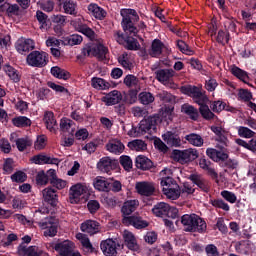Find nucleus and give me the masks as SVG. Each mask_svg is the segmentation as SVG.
I'll use <instances>...</instances> for the list:
<instances>
[{
  "instance_id": "nucleus-1",
  "label": "nucleus",
  "mask_w": 256,
  "mask_h": 256,
  "mask_svg": "<svg viewBox=\"0 0 256 256\" xmlns=\"http://www.w3.org/2000/svg\"><path fill=\"white\" fill-rule=\"evenodd\" d=\"M181 223L187 233L207 232V222L197 214H184L181 217Z\"/></svg>"
},
{
  "instance_id": "nucleus-2",
  "label": "nucleus",
  "mask_w": 256,
  "mask_h": 256,
  "mask_svg": "<svg viewBox=\"0 0 256 256\" xmlns=\"http://www.w3.org/2000/svg\"><path fill=\"white\" fill-rule=\"evenodd\" d=\"M120 15L122 17L121 27L124 34L137 37V34L139 33V28L135 26V23H138L139 21V14H137V11L135 9H122Z\"/></svg>"
},
{
  "instance_id": "nucleus-3",
  "label": "nucleus",
  "mask_w": 256,
  "mask_h": 256,
  "mask_svg": "<svg viewBox=\"0 0 256 256\" xmlns=\"http://www.w3.org/2000/svg\"><path fill=\"white\" fill-rule=\"evenodd\" d=\"M81 53L83 57H97L99 61H105L107 59V53H109V48L103 44L94 45L93 43H88L84 45Z\"/></svg>"
},
{
  "instance_id": "nucleus-4",
  "label": "nucleus",
  "mask_w": 256,
  "mask_h": 256,
  "mask_svg": "<svg viewBox=\"0 0 256 256\" xmlns=\"http://www.w3.org/2000/svg\"><path fill=\"white\" fill-rule=\"evenodd\" d=\"M160 185L163 187L162 191L166 197H168V199L176 201V199L181 197V190L179 189V185L175 183V180L172 177H163L160 181Z\"/></svg>"
},
{
  "instance_id": "nucleus-5",
  "label": "nucleus",
  "mask_w": 256,
  "mask_h": 256,
  "mask_svg": "<svg viewBox=\"0 0 256 256\" xmlns=\"http://www.w3.org/2000/svg\"><path fill=\"white\" fill-rule=\"evenodd\" d=\"M199 158V152L195 148H189L185 150H173L172 151V159L177 161V163H181V165H185V163H191V161H195V159Z\"/></svg>"
},
{
  "instance_id": "nucleus-6",
  "label": "nucleus",
  "mask_w": 256,
  "mask_h": 256,
  "mask_svg": "<svg viewBox=\"0 0 256 256\" xmlns=\"http://www.w3.org/2000/svg\"><path fill=\"white\" fill-rule=\"evenodd\" d=\"M152 213L155 217H170L171 219H176L179 215V210L176 207L170 206L165 202H158L152 208Z\"/></svg>"
},
{
  "instance_id": "nucleus-7",
  "label": "nucleus",
  "mask_w": 256,
  "mask_h": 256,
  "mask_svg": "<svg viewBox=\"0 0 256 256\" xmlns=\"http://www.w3.org/2000/svg\"><path fill=\"white\" fill-rule=\"evenodd\" d=\"M114 39L128 51H139V41L129 34L121 32V30L114 33Z\"/></svg>"
},
{
  "instance_id": "nucleus-8",
  "label": "nucleus",
  "mask_w": 256,
  "mask_h": 256,
  "mask_svg": "<svg viewBox=\"0 0 256 256\" xmlns=\"http://www.w3.org/2000/svg\"><path fill=\"white\" fill-rule=\"evenodd\" d=\"M181 91L184 95L193 98L194 103L197 105L207 102V95L201 91V88L193 85L182 86Z\"/></svg>"
},
{
  "instance_id": "nucleus-9",
  "label": "nucleus",
  "mask_w": 256,
  "mask_h": 256,
  "mask_svg": "<svg viewBox=\"0 0 256 256\" xmlns=\"http://www.w3.org/2000/svg\"><path fill=\"white\" fill-rule=\"evenodd\" d=\"M159 123H161V117L158 114H155L142 119L139 125L140 129L144 132V135L146 133L151 135V133H155V131H157Z\"/></svg>"
},
{
  "instance_id": "nucleus-10",
  "label": "nucleus",
  "mask_w": 256,
  "mask_h": 256,
  "mask_svg": "<svg viewBox=\"0 0 256 256\" xmlns=\"http://www.w3.org/2000/svg\"><path fill=\"white\" fill-rule=\"evenodd\" d=\"M27 63L30 67H45L49 63V54L33 51L27 56Z\"/></svg>"
},
{
  "instance_id": "nucleus-11",
  "label": "nucleus",
  "mask_w": 256,
  "mask_h": 256,
  "mask_svg": "<svg viewBox=\"0 0 256 256\" xmlns=\"http://www.w3.org/2000/svg\"><path fill=\"white\" fill-rule=\"evenodd\" d=\"M122 223L125 227H134V229H147L149 222L139 214H132L131 216H124L122 218Z\"/></svg>"
},
{
  "instance_id": "nucleus-12",
  "label": "nucleus",
  "mask_w": 256,
  "mask_h": 256,
  "mask_svg": "<svg viewBox=\"0 0 256 256\" xmlns=\"http://www.w3.org/2000/svg\"><path fill=\"white\" fill-rule=\"evenodd\" d=\"M38 225L41 229H45V237H55V235H57L59 223L54 217H45L38 223Z\"/></svg>"
},
{
  "instance_id": "nucleus-13",
  "label": "nucleus",
  "mask_w": 256,
  "mask_h": 256,
  "mask_svg": "<svg viewBox=\"0 0 256 256\" xmlns=\"http://www.w3.org/2000/svg\"><path fill=\"white\" fill-rule=\"evenodd\" d=\"M98 171L111 175V171L119 169V160L111 159V157H102L97 163Z\"/></svg>"
},
{
  "instance_id": "nucleus-14",
  "label": "nucleus",
  "mask_w": 256,
  "mask_h": 256,
  "mask_svg": "<svg viewBox=\"0 0 256 256\" xmlns=\"http://www.w3.org/2000/svg\"><path fill=\"white\" fill-rule=\"evenodd\" d=\"M71 25L74 27L75 31H78V33H82V35H85L90 41H95V31L91 29L87 24L82 23L81 20L76 19L71 22Z\"/></svg>"
},
{
  "instance_id": "nucleus-15",
  "label": "nucleus",
  "mask_w": 256,
  "mask_h": 256,
  "mask_svg": "<svg viewBox=\"0 0 256 256\" xmlns=\"http://www.w3.org/2000/svg\"><path fill=\"white\" fill-rule=\"evenodd\" d=\"M162 139L168 147H181V137L177 132L166 131L162 135Z\"/></svg>"
},
{
  "instance_id": "nucleus-16",
  "label": "nucleus",
  "mask_w": 256,
  "mask_h": 256,
  "mask_svg": "<svg viewBox=\"0 0 256 256\" xmlns=\"http://www.w3.org/2000/svg\"><path fill=\"white\" fill-rule=\"evenodd\" d=\"M35 49V42L32 39H20L16 42V50L20 55H27Z\"/></svg>"
},
{
  "instance_id": "nucleus-17",
  "label": "nucleus",
  "mask_w": 256,
  "mask_h": 256,
  "mask_svg": "<svg viewBox=\"0 0 256 256\" xmlns=\"http://www.w3.org/2000/svg\"><path fill=\"white\" fill-rule=\"evenodd\" d=\"M42 195L45 203H47L51 207H55L59 203V196L57 195V190L52 187L45 188L42 191Z\"/></svg>"
},
{
  "instance_id": "nucleus-18",
  "label": "nucleus",
  "mask_w": 256,
  "mask_h": 256,
  "mask_svg": "<svg viewBox=\"0 0 256 256\" xmlns=\"http://www.w3.org/2000/svg\"><path fill=\"white\" fill-rule=\"evenodd\" d=\"M199 167L203 169V171H207V174L210 175L212 179H218L219 174L215 171V168L213 167V163L209 158L202 156L199 159Z\"/></svg>"
},
{
  "instance_id": "nucleus-19",
  "label": "nucleus",
  "mask_w": 256,
  "mask_h": 256,
  "mask_svg": "<svg viewBox=\"0 0 256 256\" xmlns=\"http://www.w3.org/2000/svg\"><path fill=\"white\" fill-rule=\"evenodd\" d=\"M139 207V200L133 199V200H126L121 208L122 218L123 217H131V214L135 213L137 211V208Z\"/></svg>"
},
{
  "instance_id": "nucleus-20",
  "label": "nucleus",
  "mask_w": 256,
  "mask_h": 256,
  "mask_svg": "<svg viewBox=\"0 0 256 256\" xmlns=\"http://www.w3.org/2000/svg\"><path fill=\"white\" fill-rule=\"evenodd\" d=\"M103 103H105L108 107L111 105H117L120 101H123V94L119 90H113L106 94L102 98Z\"/></svg>"
},
{
  "instance_id": "nucleus-21",
  "label": "nucleus",
  "mask_w": 256,
  "mask_h": 256,
  "mask_svg": "<svg viewBox=\"0 0 256 256\" xmlns=\"http://www.w3.org/2000/svg\"><path fill=\"white\" fill-rule=\"evenodd\" d=\"M105 149L114 155H121L125 151V144L121 140L112 139L105 145Z\"/></svg>"
},
{
  "instance_id": "nucleus-22",
  "label": "nucleus",
  "mask_w": 256,
  "mask_h": 256,
  "mask_svg": "<svg viewBox=\"0 0 256 256\" xmlns=\"http://www.w3.org/2000/svg\"><path fill=\"white\" fill-rule=\"evenodd\" d=\"M189 180L192 181L194 185L199 187V189H201V191H203L204 193H209V191L211 190V185H209V182L203 179L201 175L191 174L189 176Z\"/></svg>"
},
{
  "instance_id": "nucleus-23",
  "label": "nucleus",
  "mask_w": 256,
  "mask_h": 256,
  "mask_svg": "<svg viewBox=\"0 0 256 256\" xmlns=\"http://www.w3.org/2000/svg\"><path fill=\"white\" fill-rule=\"evenodd\" d=\"M101 251L106 256H116L117 255V243L112 239L102 241L100 244Z\"/></svg>"
},
{
  "instance_id": "nucleus-24",
  "label": "nucleus",
  "mask_w": 256,
  "mask_h": 256,
  "mask_svg": "<svg viewBox=\"0 0 256 256\" xmlns=\"http://www.w3.org/2000/svg\"><path fill=\"white\" fill-rule=\"evenodd\" d=\"M206 155L215 163H219L220 161H227V159H229V154L223 151H219L215 148H207Z\"/></svg>"
},
{
  "instance_id": "nucleus-25",
  "label": "nucleus",
  "mask_w": 256,
  "mask_h": 256,
  "mask_svg": "<svg viewBox=\"0 0 256 256\" xmlns=\"http://www.w3.org/2000/svg\"><path fill=\"white\" fill-rule=\"evenodd\" d=\"M1 13H5L7 17H18L19 11H21V8L18 6V4H11L9 2H4L0 6Z\"/></svg>"
},
{
  "instance_id": "nucleus-26",
  "label": "nucleus",
  "mask_w": 256,
  "mask_h": 256,
  "mask_svg": "<svg viewBox=\"0 0 256 256\" xmlns=\"http://www.w3.org/2000/svg\"><path fill=\"white\" fill-rule=\"evenodd\" d=\"M136 191L139 195L144 197H151L155 193V186L149 182H138L136 184Z\"/></svg>"
},
{
  "instance_id": "nucleus-27",
  "label": "nucleus",
  "mask_w": 256,
  "mask_h": 256,
  "mask_svg": "<svg viewBox=\"0 0 256 256\" xmlns=\"http://www.w3.org/2000/svg\"><path fill=\"white\" fill-rule=\"evenodd\" d=\"M124 245L130 249V251H138L139 245L137 244V239L132 232L125 230L123 233Z\"/></svg>"
},
{
  "instance_id": "nucleus-28",
  "label": "nucleus",
  "mask_w": 256,
  "mask_h": 256,
  "mask_svg": "<svg viewBox=\"0 0 256 256\" xmlns=\"http://www.w3.org/2000/svg\"><path fill=\"white\" fill-rule=\"evenodd\" d=\"M163 47H165V44L161 40L154 39L152 41L151 47L149 49L150 57L159 59L161 57V55H163Z\"/></svg>"
},
{
  "instance_id": "nucleus-29",
  "label": "nucleus",
  "mask_w": 256,
  "mask_h": 256,
  "mask_svg": "<svg viewBox=\"0 0 256 256\" xmlns=\"http://www.w3.org/2000/svg\"><path fill=\"white\" fill-rule=\"evenodd\" d=\"M18 253H19V255H23V256H43V255H45V252L37 251L36 246L27 247L23 243L18 246Z\"/></svg>"
},
{
  "instance_id": "nucleus-30",
  "label": "nucleus",
  "mask_w": 256,
  "mask_h": 256,
  "mask_svg": "<svg viewBox=\"0 0 256 256\" xmlns=\"http://www.w3.org/2000/svg\"><path fill=\"white\" fill-rule=\"evenodd\" d=\"M80 229L83 233H88V235H95L96 233H99V222L95 220H87L81 224Z\"/></svg>"
},
{
  "instance_id": "nucleus-31",
  "label": "nucleus",
  "mask_w": 256,
  "mask_h": 256,
  "mask_svg": "<svg viewBox=\"0 0 256 256\" xmlns=\"http://www.w3.org/2000/svg\"><path fill=\"white\" fill-rule=\"evenodd\" d=\"M135 165L137 169H140L141 171H149V169H153V161L144 155H139L136 157Z\"/></svg>"
},
{
  "instance_id": "nucleus-32",
  "label": "nucleus",
  "mask_w": 256,
  "mask_h": 256,
  "mask_svg": "<svg viewBox=\"0 0 256 256\" xmlns=\"http://www.w3.org/2000/svg\"><path fill=\"white\" fill-rule=\"evenodd\" d=\"M84 193H87V190L83 186V184L78 183L76 185L71 186L69 191V199L70 201H79L81 199V195H84Z\"/></svg>"
},
{
  "instance_id": "nucleus-33",
  "label": "nucleus",
  "mask_w": 256,
  "mask_h": 256,
  "mask_svg": "<svg viewBox=\"0 0 256 256\" xmlns=\"http://www.w3.org/2000/svg\"><path fill=\"white\" fill-rule=\"evenodd\" d=\"M156 79L159 83H167L175 76L173 69H160L155 72Z\"/></svg>"
},
{
  "instance_id": "nucleus-34",
  "label": "nucleus",
  "mask_w": 256,
  "mask_h": 256,
  "mask_svg": "<svg viewBox=\"0 0 256 256\" xmlns=\"http://www.w3.org/2000/svg\"><path fill=\"white\" fill-rule=\"evenodd\" d=\"M44 122L46 128L51 131V133H57V120H55V114L52 111H46L44 113Z\"/></svg>"
},
{
  "instance_id": "nucleus-35",
  "label": "nucleus",
  "mask_w": 256,
  "mask_h": 256,
  "mask_svg": "<svg viewBox=\"0 0 256 256\" xmlns=\"http://www.w3.org/2000/svg\"><path fill=\"white\" fill-rule=\"evenodd\" d=\"M182 113L187 115L191 121L199 120V110L191 104H183L181 107Z\"/></svg>"
},
{
  "instance_id": "nucleus-36",
  "label": "nucleus",
  "mask_w": 256,
  "mask_h": 256,
  "mask_svg": "<svg viewBox=\"0 0 256 256\" xmlns=\"http://www.w3.org/2000/svg\"><path fill=\"white\" fill-rule=\"evenodd\" d=\"M49 175L50 177H52L50 180V184L52 185V187H55L59 190L65 189V187H67V181L57 178V172L55 171V169H50Z\"/></svg>"
},
{
  "instance_id": "nucleus-37",
  "label": "nucleus",
  "mask_w": 256,
  "mask_h": 256,
  "mask_svg": "<svg viewBox=\"0 0 256 256\" xmlns=\"http://www.w3.org/2000/svg\"><path fill=\"white\" fill-rule=\"evenodd\" d=\"M185 141L189 143V145H193V147H203L205 140L203 137L197 133H190L184 137Z\"/></svg>"
},
{
  "instance_id": "nucleus-38",
  "label": "nucleus",
  "mask_w": 256,
  "mask_h": 256,
  "mask_svg": "<svg viewBox=\"0 0 256 256\" xmlns=\"http://www.w3.org/2000/svg\"><path fill=\"white\" fill-rule=\"evenodd\" d=\"M93 186L97 191H103L104 193H109V178H103L98 176L93 182Z\"/></svg>"
},
{
  "instance_id": "nucleus-39",
  "label": "nucleus",
  "mask_w": 256,
  "mask_h": 256,
  "mask_svg": "<svg viewBox=\"0 0 256 256\" xmlns=\"http://www.w3.org/2000/svg\"><path fill=\"white\" fill-rule=\"evenodd\" d=\"M230 71H231L232 75H234V77H237V79H239L243 83H246L250 87H253V85L249 84V82H248L249 74H247V71H245L237 66L232 67Z\"/></svg>"
},
{
  "instance_id": "nucleus-40",
  "label": "nucleus",
  "mask_w": 256,
  "mask_h": 256,
  "mask_svg": "<svg viewBox=\"0 0 256 256\" xmlns=\"http://www.w3.org/2000/svg\"><path fill=\"white\" fill-rule=\"evenodd\" d=\"M88 11L91 13V15H93V17H95V19H99L100 21L103 20L104 17H107V12L105 9L99 7L97 4L91 3L88 6Z\"/></svg>"
},
{
  "instance_id": "nucleus-41",
  "label": "nucleus",
  "mask_w": 256,
  "mask_h": 256,
  "mask_svg": "<svg viewBox=\"0 0 256 256\" xmlns=\"http://www.w3.org/2000/svg\"><path fill=\"white\" fill-rule=\"evenodd\" d=\"M51 169H49L47 172L41 170L36 174V185H39L40 187H43L47 185V183H51V178L50 176Z\"/></svg>"
},
{
  "instance_id": "nucleus-42",
  "label": "nucleus",
  "mask_w": 256,
  "mask_h": 256,
  "mask_svg": "<svg viewBox=\"0 0 256 256\" xmlns=\"http://www.w3.org/2000/svg\"><path fill=\"white\" fill-rule=\"evenodd\" d=\"M50 73L56 79H63L64 81H67V79L71 78V73L59 66H53L50 70Z\"/></svg>"
},
{
  "instance_id": "nucleus-43",
  "label": "nucleus",
  "mask_w": 256,
  "mask_h": 256,
  "mask_svg": "<svg viewBox=\"0 0 256 256\" xmlns=\"http://www.w3.org/2000/svg\"><path fill=\"white\" fill-rule=\"evenodd\" d=\"M3 71L14 83H19V81H21V78H19V73H17V70L13 66L6 64L3 66Z\"/></svg>"
},
{
  "instance_id": "nucleus-44",
  "label": "nucleus",
  "mask_w": 256,
  "mask_h": 256,
  "mask_svg": "<svg viewBox=\"0 0 256 256\" xmlns=\"http://www.w3.org/2000/svg\"><path fill=\"white\" fill-rule=\"evenodd\" d=\"M199 105V113L205 119L206 121H211V119L215 118V114L209 109V106L207 104L201 103Z\"/></svg>"
},
{
  "instance_id": "nucleus-45",
  "label": "nucleus",
  "mask_w": 256,
  "mask_h": 256,
  "mask_svg": "<svg viewBox=\"0 0 256 256\" xmlns=\"http://www.w3.org/2000/svg\"><path fill=\"white\" fill-rule=\"evenodd\" d=\"M127 147H129L131 151H145L147 150V143L143 140L136 139L128 142Z\"/></svg>"
},
{
  "instance_id": "nucleus-46",
  "label": "nucleus",
  "mask_w": 256,
  "mask_h": 256,
  "mask_svg": "<svg viewBox=\"0 0 256 256\" xmlns=\"http://www.w3.org/2000/svg\"><path fill=\"white\" fill-rule=\"evenodd\" d=\"M58 5L61 7L63 5L64 13L68 15H75V3L71 2V0H56Z\"/></svg>"
},
{
  "instance_id": "nucleus-47",
  "label": "nucleus",
  "mask_w": 256,
  "mask_h": 256,
  "mask_svg": "<svg viewBox=\"0 0 256 256\" xmlns=\"http://www.w3.org/2000/svg\"><path fill=\"white\" fill-rule=\"evenodd\" d=\"M216 41L219 45L225 47L228 45L229 41H231V34L229 31L224 32L223 30H219L216 36Z\"/></svg>"
},
{
  "instance_id": "nucleus-48",
  "label": "nucleus",
  "mask_w": 256,
  "mask_h": 256,
  "mask_svg": "<svg viewBox=\"0 0 256 256\" xmlns=\"http://www.w3.org/2000/svg\"><path fill=\"white\" fill-rule=\"evenodd\" d=\"M109 191L112 193H121V191H123V184L121 181L116 180L115 178H109L108 193Z\"/></svg>"
},
{
  "instance_id": "nucleus-49",
  "label": "nucleus",
  "mask_w": 256,
  "mask_h": 256,
  "mask_svg": "<svg viewBox=\"0 0 256 256\" xmlns=\"http://www.w3.org/2000/svg\"><path fill=\"white\" fill-rule=\"evenodd\" d=\"M209 204L212 205V207H215V209H222V211H230L231 209L229 204L221 198L210 199Z\"/></svg>"
},
{
  "instance_id": "nucleus-50",
  "label": "nucleus",
  "mask_w": 256,
  "mask_h": 256,
  "mask_svg": "<svg viewBox=\"0 0 256 256\" xmlns=\"http://www.w3.org/2000/svg\"><path fill=\"white\" fill-rule=\"evenodd\" d=\"M36 19L40 25V29H45L46 31L47 29H49V24H47V20L49 19V16L47 14H45L41 10H37Z\"/></svg>"
},
{
  "instance_id": "nucleus-51",
  "label": "nucleus",
  "mask_w": 256,
  "mask_h": 256,
  "mask_svg": "<svg viewBox=\"0 0 256 256\" xmlns=\"http://www.w3.org/2000/svg\"><path fill=\"white\" fill-rule=\"evenodd\" d=\"M14 127H31V119L27 116H18L12 119Z\"/></svg>"
},
{
  "instance_id": "nucleus-52",
  "label": "nucleus",
  "mask_w": 256,
  "mask_h": 256,
  "mask_svg": "<svg viewBox=\"0 0 256 256\" xmlns=\"http://www.w3.org/2000/svg\"><path fill=\"white\" fill-rule=\"evenodd\" d=\"M91 85L94 89H98V90L109 89L108 82L103 78H97V77L92 78Z\"/></svg>"
},
{
  "instance_id": "nucleus-53",
  "label": "nucleus",
  "mask_w": 256,
  "mask_h": 256,
  "mask_svg": "<svg viewBox=\"0 0 256 256\" xmlns=\"http://www.w3.org/2000/svg\"><path fill=\"white\" fill-rule=\"evenodd\" d=\"M81 43H83V36L79 34H72L64 39V44L70 45L71 47H73V45H81Z\"/></svg>"
},
{
  "instance_id": "nucleus-54",
  "label": "nucleus",
  "mask_w": 256,
  "mask_h": 256,
  "mask_svg": "<svg viewBox=\"0 0 256 256\" xmlns=\"http://www.w3.org/2000/svg\"><path fill=\"white\" fill-rule=\"evenodd\" d=\"M139 101L142 105H151L155 101V96L151 92H141L139 94Z\"/></svg>"
},
{
  "instance_id": "nucleus-55",
  "label": "nucleus",
  "mask_w": 256,
  "mask_h": 256,
  "mask_svg": "<svg viewBox=\"0 0 256 256\" xmlns=\"http://www.w3.org/2000/svg\"><path fill=\"white\" fill-rule=\"evenodd\" d=\"M119 163L125 171H131L133 169V160L128 155L120 156Z\"/></svg>"
},
{
  "instance_id": "nucleus-56",
  "label": "nucleus",
  "mask_w": 256,
  "mask_h": 256,
  "mask_svg": "<svg viewBox=\"0 0 256 256\" xmlns=\"http://www.w3.org/2000/svg\"><path fill=\"white\" fill-rule=\"evenodd\" d=\"M33 142L29 138H18L16 140V146L18 151H24L27 147H31Z\"/></svg>"
},
{
  "instance_id": "nucleus-57",
  "label": "nucleus",
  "mask_w": 256,
  "mask_h": 256,
  "mask_svg": "<svg viewBox=\"0 0 256 256\" xmlns=\"http://www.w3.org/2000/svg\"><path fill=\"white\" fill-rule=\"evenodd\" d=\"M238 135L244 139H251L252 137H255V132L245 126H240L238 127Z\"/></svg>"
},
{
  "instance_id": "nucleus-58",
  "label": "nucleus",
  "mask_w": 256,
  "mask_h": 256,
  "mask_svg": "<svg viewBox=\"0 0 256 256\" xmlns=\"http://www.w3.org/2000/svg\"><path fill=\"white\" fill-rule=\"evenodd\" d=\"M11 181L13 183H25V181H27V174L21 170H18L11 175Z\"/></svg>"
},
{
  "instance_id": "nucleus-59",
  "label": "nucleus",
  "mask_w": 256,
  "mask_h": 256,
  "mask_svg": "<svg viewBox=\"0 0 256 256\" xmlns=\"http://www.w3.org/2000/svg\"><path fill=\"white\" fill-rule=\"evenodd\" d=\"M37 5H39L40 9L45 11V13H51L53 9H55V2H53V0L37 2Z\"/></svg>"
},
{
  "instance_id": "nucleus-60",
  "label": "nucleus",
  "mask_w": 256,
  "mask_h": 256,
  "mask_svg": "<svg viewBox=\"0 0 256 256\" xmlns=\"http://www.w3.org/2000/svg\"><path fill=\"white\" fill-rule=\"evenodd\" d=\"M177 47L179 51H181V53H183L184 55H193L194 53L191 47H189V45H187V43H185V41L183 40L177 41Z\"/></svg>"
},
{
  "instance_id": "nucleus-61",
  "label": "nucleus",
  "mask_w": 256,
  "mask_h": 256,
  "mask_svg": "<svg viewBox=\"0 0 256 256\" xmlns=\"http://www.w3.org/2000/svg\"><path fill=\"white\" fill-rule=\"evenodd\" d=\"M157 97L160 99V101H163V103H175V96L167 91L158 93Z\"/></svg>"
},
{
  "instance_id": "nucleus-62",
  "label": "nucleus",
  "mask_w": 256,
  "mask_h": 256,
  "mask_svg": "<svg viewBox=\"0 0 256 256\" xmlns=\"http://www.w3.org/2000/svg\"><path fill=\"white\" fill-rule=\"evenodd\" d=\"M73 125H75V123L69 118L64 117L60 120V130L63 131V133H67Z\"/></svg>"
},
{
  "instance_id": "nucleus-63",
  "label": "nucleus",
  "mask_w": 256,
  "mask_h": 256,
  "mask_svg": "<svg viewBox=\"0 0 256 256\" xmlns=\"http://www.w3.org/2000/svg\"><path fill=\"white\" fill-rule=\"evenodd\" d=\"M221 197H223V199H225V201H227L228 203H237V195H235V193L228 191V190H223L220 193Z\"/></svg>"
},
{
  "instance_id": "nucleus-64",
  "label": "nucleus",
  "mask_w": 256,
  "mask_h": 256,
  "mask_svg": "<svg viewBox=\"0 0 256 256\" xmlns=\"http://www.w3.org/2000/svg\"><path fill=\"white\" fill-rule=\"evenodd\" d=\"M118 63H120V65L124 68V69H128V71H131V69H133V63L129 61V58H127V54H122L119 58H118Z\"/></svg>"
}]
</instances>
